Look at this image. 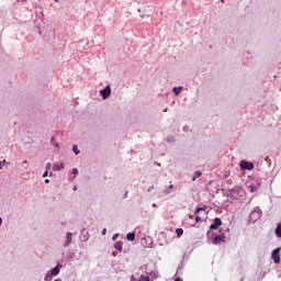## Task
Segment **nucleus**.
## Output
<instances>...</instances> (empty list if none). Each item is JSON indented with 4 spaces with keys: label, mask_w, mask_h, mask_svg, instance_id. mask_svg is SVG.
<instances>
[{
    "label": "nucleus",
    "mask_w": 281,
    "mask_h": 281,
    "mask_svg": "<svg viewBox=\"0 0 281 281\" xmlns=\"http://www.w3.org/2000/svg\"><path fill=\"white\" fill-rule=\"evenodd\" d=\"M47 175H49V172H48V171H45V172L43 173V177L45 178V177H47Z\"/></svg>",
    "instance_id": "a878e982"
},
{
    "label": "nucleus",
    "mask_w": 281,
    "mask_h": 281,
    "mask_svg": "<svg viewBox=\"0 0 281 281\" xmlns=\"http://www.w3.org/2000/svg\"><path fill=\"white\" fill-rule=\"evenodd\" d=\"M2 223H3V220H1V217H0V226H1Z\"/></svg>",
    "instance_id": "c85d7f7f"
},
{
    "label": "nucleus",
    "mask_w": 281,
    "mask_h": 281,
    "mask_svg": "<svg viewBox=\"0 0 281 281\" xmlns=\"http://www.w3.org/2000/svg\"><path fill=\"white\" fill-rule=\"evenodd\" d=\"M65 169V164H63V162H55L54 165H53V170H64Z\"/></svg>",
    "instance_id": "423d86ee"
},
{
    "label": "nucleus",
    "mask_w": 281,
    "mask_h": 281,
    "mask_svg": "<svg viewBox=\"0 0 281 281\" xmlns=\"http://www.w3.org/2000/svg\"><path fill=\"white\" fill-rule=\"evenodd\" d=\"M153 207H157V204H153Z\"/></svg>",
    "instance_id": "7c9ffc66"
},
{
    "label": "nucleus",
    "mask_w": 281,
    "mask_h": 281,
    "mask_svg": "<svg viewBox=\"0 0 281 281\" xmlns=\"http://www.w3.org/2000/svg\"><path fill=\"white\" fill-rule=\"evenodd\" d=\"M175 281H181V279H180V278H177Z\"/></svg>",
    "instance_id": "c756f323"
},
{
    "label": "nucleus",
    "mask_w": 281,
    "mask_h": 281,
    "mask_svg": "<svg viewBox=\"0 0 281 281\" xmlns=\"http://www.w3.org/2000/svg\"><path fill=\"white\" fill-rule=\"evenodd\" d=\"M205 210H207V206H202V207H198L194 212V214H199V212H205Z\"/></svg>",
    "instance_id": "2eb2a0df"
},
{
    "label": "nucleus",
    "mask_w": 281,
    "mask_h": 281,
    "mask_svg": "<svg viewBox=\"0 0 281 281\" xmlns=\"http://www.w3.org/2000/svg\"><path fill=\"white\" fill-rule=\"evenodd\" d=\"M100 95H102L103 100H106L111 97V86H106L103 90L100 91Z\"/></svg>",
    "instance_id": "7ed1b4c3"
},
{
    "label": "nucleus",
    "mask_w": 281,
    "mask_h": 281,
    "mask_svg": "<svg viewBox=\"0 0 281 281\" xmlns=\"http://www.w3.org/2000/svg\"><path fill=\"white\" fill-rule=\"evenodd\" d=\"M117 236H120V234H114L112 240H117Z\"/></svg>",
    "instance_id": "412c9836"
},
{
    "label": "nucleus",
    "mask_w": 281,
    "mask_h": 281,
    "mask_svg": "<svg viewBox=\"0 0 281 281\" xmlns=\"http://www.w3.org/2000/svg\"><path fill=\"white\" fill-rule=\"evenodd\" d=\"M183 88L182 87H175L173 89H172V91H173V93L176 94V95H179V93H181V90H182Z\"/></svg>",
    "instance_id": "f8f14e48"
},
{
    "label": "nucleus",
    "mask_w": 281,
    "mask_h": 281,
    "mask_svg": "<svg viewBox=\"0 0 281 281\" xmlns=\"http://www.w3.org/2000/svg\"><path fill=\"white\" fill-rule=\"evenodd\" d=\"M195 223H201V216L195 217Z\"/></svg>",
    "instance_id": "5701e85b"
},
{
    "label": "nucleus",
    "mask_w": 281,
    "mask_h": 281,
    "mask_svg": "<svg viewBox=\"0 0 281 281\" xmlns=\"http://www.w3.org/2000/svg\"><path fill=\"white\" fill-rule=\"evenodd\" d=\"M45 183H49V179H46V180H45Z\"/></svg>",
    "instance_id": "cd10ccee"
},
{
    "label": "nucleus",
    "mask_w": 281,
    "mask_h": 281,
    "mask_svg": "<svg viewBox=\"0 0 281 281\" xmlns=\"http://www.w3.org/2000/svg\"><path fill=\"white\" fill-rule=\"evenodd\" d=\"M49 168H52V164H50V162H47V164H46V170H49Z\"/></svg>",
    "instance_id": "4be33fe9"
},
{
    "label": "nucleus",
    "mask_w": 281,
    "mask_h": 281,
    "mask_svg": "<svg viewBox=\"0 0 281 281\" xmlns=\"http://www.w3.org/2000/svg\"><path fill=\"white\" fill-rule=\"evenodd\" d=\"M249 192H256L258 190V187L256 184L248 186Z\"/></svg>",
    "instance_id": "ddd939ff"
},
{
    "label": "nucleus",
    "mask_w": 281,
    "mask_h": 281,
    "mask_svg": "<svg viewBox=\"0 0 281 281\" xmlns=\"http://www.w3.org/2000/svg\"><path fill=\"white\" fill-rule=\"evenodd\" d=\"M126 239H127V240H131V241L135 240V233H128V234L126 235Z\"/></svg>",
    "instance_id": "9b49d317"
},
{
    "label": "nucleus",
    "mask_w": 281,
    "mask_h": 281,
    "mask_svg": "<svg viewBox=\"0 0 281 281\" xmlns=\"http://www.w3.org/2000/svg\"><path fill=\"white\" fill-rule=\"evenodd\" d=\"M74 190H76V187L74 188Z\"/></svg>",
    "instance_id": "72a5a7b5"
},
{
    "label": "nucleus",
    "mask_w": 281,
    "mask_h": 281,
    "mask_svg": "<svg viewBox=\"0 0 281 281\" xmlns=\"http://www.w3.org/2000/svg\"><path fill=\"white\" fill-rule=\"evenodd\" d=\"M225 234L223 233L222 235H216L214 238H213V240H212V243H213V245H221V243H225Z\"/></svg>",
    "instance_id": "20e7f679"
},
{
    "label": "nucleus",
    "mask_w": 281,
    "mask_h": 281,
    "mask_svg": "<svg viewBox=\"0 0 281 281\" xmlns=\"http://www.w3.org/2000/svg\"><path fill=\"white\" fill-rule=\"evenodd\" d=\"M70 244H71V233H67L66 234V241H65L64 246L69 247Z\"/></svg>",
    "instance_id": "6e6552de"
},
{
    "label": "nucleus",
    "mask_w": 281,
    "mask_h": 281,
    "mask_svg": "<svg viewBox=\"0 0 281 281\" xmlns=\"http://www.w3.org/2000/svg\"><path fill=\"white\" fill-rule=\"evenodd\" d=\"M239 168H241V170H254V164L247 160H241Z\"/></svg>",
    "instance_id": "f257e3e1"
},
{
    "label": "nucleus",
    "mask_w": 281,
    "mask_h": 281,
    "mask_svg": "<svg viewBox=\"0 0 281 281\" xmlns=\"http://www.w3.org/2000/svg\"><path fill=\"white\" fill-rule=\"evenodd\" d=\"M150 278H153V280H157V272L151 271L150 272Z\"/></svg>",
    "instance_id": "a211bd4d"
},
{
    "label": "nucleus",
    "mask_w": 281,
    "mask_h": 281,
    "mask_svg": "<svg viewBox=\"0 0 281 281\" xmlns=\"http://www.w3.org/2000/svg\"><path fill=\"white\" fill-rule=\"evenodd\" d=\"M176 234H177L178 238H181V236H183V228H177Z\"/></svg>",
    "instance_id": "4468645a"
},
{
    "label": "nucleus",
    "mask_w": 281,
    "mask_h": 281,
    "mask_svg": "<svg viewBox=\"0 0 281 281\" xmlns=\"http://www.w3.org/2000/svg\"><path fill=\"white\" fill-rule=\"evenodd\" d=\"M45 280L46 281H52V274H46Z\"/></svg>",
    "instance_id": "aec40b11"
},
{
    "label": "nucleus",
    "mask_w": 281,
    "mask_h": 281,
    "mask_svg": "<svg viewBox=\"0 0 281 281\" xmlns=\"http://www.w3.org/2000/svg\"><path fill=\"white\" fill-rule=\"evenodd\" d=\"M276 235L278 236V238H281V225H278L276 228Z\"/></svg>",
    "instance_id": "dca6fc26"
},
{
    "label": "nucleus",
    "mask_w": 281,
    "mask_h": 281,
    "mask_svg": "<svg viewBox=\"0 0 281 281\" xmlns=\"http://www.w3.org/2000/svg\"><path fill=\"white\" fill-rule=\"evenodd\" d=\"M196 177H201V172H195V175L192 178V181H196Z\"/></svg>",
    "instance_id": "6ab92c4d"
},
{
    "label": "nucleus",
    "mask_w": 281,
    "mask_h": 281,
    "mask_svg": "<svg viewBox=\"0 0 281 281\" xmlns=\"http://www.w3.org/2000/svg\"><path fill=\"white\" fill-rule=\"evenodd\" d=\"M72 153H75V155H80V150H78V145L72 146Z\"/></svg>",
    "instance_id": "f3484780"
},
{
    "label": "nucleus",
    "mask_w": 281,
    "mask_h": 281,
    "mask_svg": "<svg viewBox=\"0 0 281 281\" xmlns=\"http://www.w3.org/2000/svg\"><path fill=\"white\" fill-rule=\"evenodd\" d=\"M72 175H75V177L78 175V170L77 169H72Z\"/></svg>",
    "instance_id": "b1692460"
},
{
    "label": "nucleus",
    "mask_w": 281,
    "mask_h": 281,
    "mask_svg": "<svg viewBox=\"0 0 281 281\" xmlns=\"http://www.w3.org/2000/svg\"><path fill=\"white\" fill-rule=\"evenodd\" d=\"M0 164L1 166H5V160L1 161Z\"/></svg>",
    "instance_id": "bb28decb"
},
{
    "label": "nucleus",
    "mask_w": 281,
    "mask_h": 281,
    "mask_svg": "<svg viewBox=\"0 0 281 281\" xmlns=\"http://www.w3.org/2000/svg\"><path fill=\"white\" fill-rule=\"evenodd\" d=\"M63 268V266H56L55 268H53L50 270V274L52 276H58V273H60V269Z\"/></svg>",
    "instance_id": "0eeeda50"
},
{
    "label": "nucleus",
    "mask_w": 281,
    "mask_h": 281,
    "mask_svg": "<svg viewBox=\"0 0 281 281\" xmlns=\"http://www.w3.org/2000/svg\"><path fill=\"white\" fill-rule=\"evenodd\" d=\"M56 1V3H58V0H55Z\"/></svg>",
    "instance_id": "2f4dec72"
},
{
    "label": "nucleus",
    "mask_w": 281,
    "mask_h": 281,
    "mask_svg": "<svg viewBox=\"0 0 281 281\" xmlns=\"http://www.w3.org/2000/svg\"><path fill=\"white\" fill-rule=\"evenodd\" d=\"M223 225L221 217H215L213 224H211L210 229H218Z\"/></svg>",
    "instance_id": "39448f33"
},
{
    "label": "nucleus",
    "mask_w": 281,
    "mask_h": 281,
    "mask_svg": "<svg viewBox=\"0 0 281 281\" xmlns=\"http://www.w3.org/2000/svg\"><path fill=\"white\" fill-rule=\"evenodd\" d=\"M114 249H116L117 251H122V241H116L114 244Z\"/></svg>",
    "instance_id": "1a4fd4ad"
},
{
    "label": "nucleus",
    "mask_w": 281,
    "mask_h": 281,
    "mask_svg": "<svg viewBox=\"0 0 281 281\" xmlns=\"http://www.w3.org/2000/svg\"><path fill=\"white\" fill-rule=\"evenodd\" d=\"M172 190H175V186L170 184L165 191V194H170V192H172Z\"/></svg>",
    "instance_id": "9d476101"
},
{
    "label": "nucleus",
    "mask_w": 281,
    "mask_h": 281,
    "mask_svg": "<svg viewBox=\"0 0 281 281\" xmlns=\"http://www.w3.org/2000/svg\"><path fill=\"white\" fill-rule=\"evenodd\" d=\"M2 167L1 162H0V168Z\"/></svg>",
    "instance_id": "473e14b6"
},
{
    "label": "nucleus",
    "mask_w": 281,
    "mask_h": 281,
    "mask_svg": "<svg viewBox=\"0 0 281 281\" xmlns=\"http://www.w3.org/2000/svg\"><path fill=\"white\" fill-rule=\"evenodd\" d=\"M271 258L276 265H280V248H276L272 251Z\"/></svg>",
    "instance_id": "f03ea898"
},
{
    "label": "nucleus",
    "mask_w": 281,
    "mask_h": 281,
    "mask_svg": "<svg viewBox=\"0 0 281 281\" xmlns=\"http://www.w3.org/2000/svg\"><path fill=\"white\" fill-rule=\"evenodd\" d=\"M102 236H106V228H103Z\"/></svg>",
    "instance_id": "393cba45"
}]
</instances>
